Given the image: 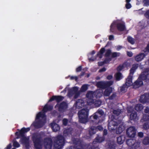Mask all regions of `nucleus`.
Listing matches in <instances>:
<instances>
[{"label":"nucleus","instance_id":"nucleus-46","mask_svg":"<svg viewBox=\"0 0 149 149\" xmlns=\"http://www.w3.org/2000/svg\"><path fill=\"white\" fill-rule=\"evenodd\" d=\"M143 128L145 130H147L149 129V123L146 122L143 125Z\"/></svg>","mask_w":149,"mask_h":149},{"label":"nucleus","instance_id":"nucleus-32","mask_svg":"<svg viewBox=\"0 0 149 149\" xmlns=\"http://www.w3.org/2000/svg\"><path fill=\"white\" fill-rule=\"evenodd\" d=\"M125 129L124 126L122 125H120L116 129V132L117 134H120Z\"/></svg>","mask_w":149,"mask_h":149},{"label":"nucleus","instance_id":"nucleus-60","mask_svg":"<svg viewBox=\"0 0 149 149\" xmlns=\"http://www.w3.org/2000/svg\"><path fill=\"white\" fill-rule=\"evenodd\" d=\"M82 70V66H80L77 68L76 69V71L77 72H80Z\"/></svg>","mask_w":149,"mask_h":149},{"label":"nucleus","instance_id":"nucleus-58","mask_svg":"<svg viewBox=\"0 0 149 149\" xmlns=\"http://www.w3.org/2000/svg\"><path fill=\"white\" fill-rule=\"evenodd\" d=\"M138 136L140 138H142L144 134L142 132H139L138 134Z\"/></svg>","mask_w":149,"mask_h":149},{"label":"nucleus","instance_id":"nucleus-52","mask_svg":"<svg viewBox=\"0 0 149 149\" xmlns=\"http://www.w3.org/2000/svg\"><path fill=\"white\" fill-rule=\"evenodd\" d=\"M111 58H106L104 61L105 64H107L109 63V62L111 60Z\"/></svg>","mask_w":149,"mask_h":149},{"label":"nucleus","instance_id":"nucleus-44","mask_svg":"<svg viewBox=\"0 0 149 149\" xmlns=\"http://www.w3.org/2000/svg\"><path fill=\"white\" fill-rule=\"evenodd\" d=\"M143 118L145 121L149 120V113L143 114Z\"/></svg>","mask_w":149,"mask_h":149},{"label":"nucleus","instance_id":"nucleus-16","mask_svg":"<svg viewBox=\"0 0 149 149\" xmlns=\"http://www.w3.org/2000/svg\"><path fill=\"white\" fill-rule=\"evenodd\" d=\"M32 125L36 129H39L41 128L44 125L43 121L42 120H36L34 121Z\"/></svg>","mask_w":149,"mask_h":149},{"label":"nucleus","instance_id":"nucleus-41","mask_svg":"<svg viewBox=\"0 0 149 149\" xmlns=\"http://www.w3.org/2000/svg\"><path fill=\"white\" fill-rule=\"evenodd\" d=\"M143 143L145 145L149 144V137L148 136L145 137L143 140Z\"/></svg>","mask_w":149,"mask_h":149},{"label":"nucleus","instance_id":"nucleus-47","mask_svg":"<svg viewBox=\"0 0 149 149\" xmlns=\"http://www.w3.org/2000/svg\"><path fill=\"white\" fill-rule=\"evenodd\" d=\"M111 51L110 49H108L106 50V52L104 56L106 57H109L110 56L111 53Z\"/></svg>","mask_w":149,"mask_h":149},{"label":"nucleus","instance_id":"nucleus-36","mask_svg":"<svg viewBox=\"0 0 149 149\" xmlns=\"http://www.w3.org/2000/svg\"><path fill=\"white\" fill-rule=\"evenodd\" d=\"M115 77L116 80H120L122 78L121 73L120 72H117L115 74Z\"/></svg>","mask_w":149,"mask_h":149},{"label":"nucleus","instance_id":"nucleus-10","mask_svg":"<svg viewBox=\"0 0 149 149\" xmlns=\"http://www.w3.org/2000/svg\"><path fill=\"white\" fill-rule=\"evenodd\" d=\"M126 134L129 137H134L136 133V130L135 127L134 126H130L127 128L126 130Z\"/></svg>","mask_w":149,"mask_h":149},{"label":"nucleus","instance_id":"nucleus-18","mask_svg":"<svg viewBox=\"0 0 149 149\" xmlns=\"http://www.w3.org/2000/svg\"><path fill=\"white\" fill-rule=\"evenodd\" d=\"M89 101L88 104L91 105L93 104L96 107H99L102 104L101 101L100 100H96L93 99H91Z\"/></svg>","mask_w":149,"mask_h":149},{"label":"nucleus","instance_id":"nucleus-7","mask_svg":"<svg viewBox=\"0 0 149 149\" xmlns=\"http://www.w3.org/2000/svg\"><path fill=\"white\" fill-rule=\"evenodd\" d=\"M113 83V81H100L97 82L96 86L98 88L104 89L108 87L111 86Z\"/></svg>","mask_w":149,"mask_h":149},{"label":"nucleus","instance_id":"nucleus-62","mask_svg":"<svg viewBox=\"0 0 149 149\" xmlns=\"http://www.w3.org/2000/svg\"><path fill=\"white\" fill-rule=\"evenodd\" d=\"M144 112L147 113H149V107H147L144 110Z\"/></svg>","mask_w":149,"mask_h":149},{"label":"nucleus","instance_id":"nucleus-2","mask_svg":"<svg viewBox=\"0 0 149 149\" xmlns=\"http://www.w3.org/2000/svg\"><path fill=\"white\" fill-rule=\"evenodd\" d=\"M31 130L29 127L26 128L23 127L21 129L19 132H17L15 133V135L17 137L16 139H18L20 136L22 138L21 140L22 143L26 145H29V138L25 136V133Z\"/></svg>","mask_w":149,"mask_h":149},{"label":"nucleus","instance_id":"nucleus-29","mask_svg":"<svg viewBox=\"0 0 149 149\" xmlns=\"http://www.w3.org/2000/svg\"><path fill=\"white\" fill-rule=\"evenodd\" d=\"M129 65V63L127 62H125L122 65H119L117 68V70L118 71H121L125 68L127 67Z\"/></svg>","mask_w":149,"mask_h":149},{"label":"nucleus","instance_id":"nucleus-39","mask_svg":"<svg viewBox=\"0 0 149 149\" xmlns=\"http://www.w3.org/2000/svg\"><path fill=\"white\" fill-rule=\"evenodd\" d=\"M94 128V127H92L89 130V133L91 136L93 135L96 133V130Z\"/></svg>","mask_w":149,"mask_h":149},{"label":"nucleus","instance_id":"nucleus-1","mask_svg":"<svg viewBox=\"0 0 149 149\" xmlns=\"http://www.w3.org/2000/svg\"><path fill=\"white\" fill-rule=\"evenodd\" d=\"M149 82V69H146L139 75L137 80L133 84V88H138L143 84V81Z\"/></svg>","mask_w":149,"mask_h":149},{"label":"nucleus","instance_id":"nucleus-9","mask_svg":"<svg viewBox=\"0 0 149 149\" xmlns=\"http://www.w3.org/2000/svg\"><path fill=\"white\" fill-rule=\"evenodd\" d=\"M68 104L65 101H63L60 104H57L55 107H57L58 110L60 112H64L66 111L68 108Z\"/></svg>","mask_w":149,"mask_h":149},{"label":"nucleus","instance_id":"nucleus-64","mask_svg":"<svg viewBox=\"0 0 149 149\" xmlns=\"http://www.w3.org/2000/svg\"><path fill=\"white\" fill-rule=\"evenodd\" d=\"M108 133L107 130L106 129H104L103 130V136H104V135H106Z\"/></svg>","mask_w":149,"mask_h":149},{"label":"nucleus","instance_id":"nucleus-43","mask_svg":"<svg viewBox=\"0 0 149 149\" xmlns=\"http://www.w3.org/2000/svg\"><path fill=\"white\" fill-rule=\"evenodd\" d=\"M88 84L83 85L81 88V91L82 92L86 91L88 89Z\"/></svg>","mask_w":149,"mask_h":149},{"label":"nucleus","instance_id":"nucleus-21","mask_svg":"<svg viewBox=\"0 0 149 149\" xmlns=\"http://www.w3.org/2000/svg\"><path fill=\"white\" fill-rule=\"evenodd\" d=\"M116 27L117 29L120 31H123L125 29V26L124 24L121 23H117L116 21Z\"/></svg>","mask_w":149,"mask_h":149},{"label":"nucleus","instance_id":"nucleus-28","mask_svg":"<svg viewBox=\"0 0 149 149\" xmlns=\"http://www.w3.org/2000/svg\"><path fill=\"white\" fill-rule=\"evenodd\" d=\"M105 138L104 136H100L98 135L95 139L93 143L96 142L97 143H101L104 141L105 140Z\"/></svg>","mask_w":149,"mask_h":149},{"label":"nucleus","instance_id":"nucleus-42","mask_svg":"<svg viewBox=\"0 0 149 149\" xmlns=\"http://www.w3.org/2000/svg\"><path fill=\"white\" fill-rule=\"evenodd\" d=\"M116 146L114 144L111 143H109L107 149H116Z\"/></svg>","mask_w":149,"mask_h":149},{"label":"nucleus","instance_id":"nucleus-45","mask_svg":"<svg viewBox=\"0 0 149 149\" xmlns=\"http://www.w3.org/2000/svg\"><path fill=\"white\" fill-rule=\"evenodd\" d=\"M120 54L119 52H114L112 53L111 57L112 58H114L118 56H119L120 55Z\"/></svg>","mask_w":149,"mask_h":149},{"label":"nucleus","instance_id":"nucleus-27","mask_svg":"<svg viewBox=\"0 0 149 149\" xmlns=\"http://www.w3.org/2000/svg\"><path fill=\"white\" fill-rule=\"evenodd\" d=\"M94 95V92L92 91H90L87 93L86 97L88 98L87 101L88 104H89L88 102H89V100L91 99H93Z\"/></svg>","mask_w":149,"mask_h":149},{"label":"nucleus","instance_id":"nucleus-56","mask_svg":"<svg viewBox=\"0 0 149 149\" xmlns=\"http://www.w3.org/2000/svg\"><path fill=\"white\" fill-rule=\"evenodd\" d=\"M96 128L100 131H102L103 129V127L101 125H98L97 126Z\"/></svg>","mask_w":149,"mask_h":149},{"label":"nucleus","instance_id":"nucleus-22","mask_svg":"<svg viewBox=\"0 0 149 149\" xmlns=\"http://www.w3.org/2000/svg\"><path fill=\"white\" fill-rule=\"evenodd\" d=\"M132 77L133 76L129 75L127 78L125 84L127 85V88H128L132 85H133V83L132 82Z\"/></svg>","mask_w":149,"mask_h":149},{"label":"nucleus","instance_id":"nucleus-25","mask_svg":"<svg viewBox=\"0 0 149 149\" xmlns=\"http://www.w3.org/2000/svg\"><path fill=\"white\" fill-rule=\"evenodd\" d=\"M125 139V136L124 135H122L117 138V141L118 144H123Z\"/></svg>","mask_w":149,"mask_h":149},{"label":"nucleus","instance_id":"nucleus-34","mask_svg":"<svg viewBox=\"0 0 149 149\" xmlns=\"http://www.w3.org/2000/svg\"><path fill=\"white\" fill-rule=\"evenodd\" d=\"M134 109L138 111H140L143 109V107L141 104H138L135 106Z\"/></svg>","mask_w":149,"mask_h":149},{"label":"nucleus","instance_id":"nucleus-13","mask_svg":"<svg viewBox=\"0 0 149 149\" xmlns=\"http://www.w3.org/2000/svg\"><path fill=\"white\" fill-rule=\"evenodd\" d=\"M44 146L45 149H52L53 141L51 138L47 137L44 139Z\"/></svg>","mask_w":149,"mask_h":149},{"label":"nucleus","instance_id":"nucleus-35","mask_svg":"<svg viewBox=\"0 0 149 149\" xmlns=\"http://www.w3.org/2000/svg\"><path fill=\"white\" fill-rule=\"evenodd\" d=\"M94 92V96L97 98L101 97L102 96V92L99 90H97Z\"/></svg>","mask_w":149,"mask_h":149},{"label":"nucleus","instance_id":"nucleus-49","mask_svg":"<svg viewBox=\"0 0 149 149\" xmlns=\"http://www.w3.org/2000/svg\"><path fill=\"white\" fill-rule=\"evenodd\" d=\"M116 96V93H113L112 95L109 97V99L110 100H113Z\"/></svg>","mask_w":149,"mask_h":149},{"label":"nucleus","instance_id":"nucleus-59","mask_svg":"<svg viewBox=\"0 0 149 149\" xmlns=\"http://www.w3.org/2000/svg\"><path fill=\"white\" fill-rule=\"evenodd\" d=\"M125 7L127 9L130 8L131 7V5L130 3H126L125 5Z\"/></svg>","mask_w":149,"mask_h":149},{"label":"nucleus","instance_id":"nucleus-24","mask_svg":"<svg viewBox=\"0 0 149 149\" xmlns=\"http://www.w3.org/2000/svg\"><path fill=\"white\" fill-rule=\"evenodd\" d=\"M116 21H114L110 26V31L114 34H115L116 31Z\"/></svg>","mask_w":149,"mask_h":149},{"label":"nucleus","instance_id":"nucleus-5","mask_svg":"<svg viewBox=\"0 0 149 149\" xmlns=\"http://www.w3.org/2000/svg\"><path fill=\"white\" fill-rule=\"evenodd\" d=\"M65 143V139L63 136L58 135L55 138L54 147V149H61Z\"/></svg>","mask_w":149,"mask_h":149},{"label":"nucleus","instance_id":"nucleus-54","mask_svg":"<svg viewBox=\"0 0 149 149\" xmlns=\"http://www.w3.org/2000/svg\"><path fill=\"white\" fill-rule=\"evenodd\" d=\"M68 120L66 118H64L63 120V123L64 125H66L68 124Z\"/></svg>","mask_w":149,"mask_h":149},{"label":"nucleus","instance_id":"nucleus-20","mask_svg":"<svg viewBox=\"0 0 149 149\" xmlns=\"http://www.w3.org/2000/svg\"><path fill=\"white\" fill-rule=\"evenodd\" d=\"M84 103L83 100L78 99L75 103V107L78 109H80L82 108L84 105Z\"/></svg>","mask_w":149,"mask_h":149},{"label":"nucleus","instance_id":"nucleus-51","mask_svg":"<svg viewBox=\"0 0 149 149\" xmlns=\"http://www.w3.org/2000/svg\"><path fill=\"white\" fill-rule=\"evenodd\" d=\"M127 88V85L126 84H124L123 86L121 87L120 90L121 91L123 92L125 91V88Z\"/></svg>","mask_w":149,"mask_h":149},{"label":"nucleus","instance_id":"nucleus-37","mask_svg":"<svg viewBox=\"0 0 149 149\" xmlns=\"http://www.w3.org/2000/svg\"><path fill=\"white\" fill-rule=\"evenodd\" d=\"M86 145L87 146V148L86 149H98V147L95 146V145L93 144H92L91 145H87L86 143Z\"/></svg>","mask_w":149,"mask_h":149},{"label":"nucleus","instance_id":"nucleus-53","mask_svg":"<svg viewBox=\"0 0 149 149\" xmlns=\"http://www.w3.org/2000/svg\"><path fill=\"white\" fill-rule=\"evenodd\" d=\"M135 70L132 69V68H131L130 70V73L129 75L131 76H133Z\"/></svg>","mask_w":149,"mask_h":149},{"label":"nucleus","instance_id":"nucleus-63","mask_svg":"<svg viewBox=\"0 0 149 149\" xmlns=\"http://www.w3.org/2000/svg\"><path fill=\"white\" fill-rule=\"evenodd\" d=\"M127 55L129 57H131L133 56V54L132 52H127Z\"/></svg>","mask_w":149,"mask_h":149},{"label":"nucleus","instance_id":"nucleus-61","mask_svg":"<svg viewBox=\"0 0 149 149\" xmlns=\"http://www.w3.org/2000/svg\"><path fill=\"white\" fill-rule=\"evenodd\" d=\"M70 79L71 80L75 79L76 81L77 80L78 77L76 76H71L70 77Z\"/></svg>","mask_w":149,"mask_h":149},{"label":"nucleus","instance_id":"nucleus-57","mask_svg":"<svg viewBox=\"0 0 149 149\" xmlns=\"http://www.w3.org/2000/svg\"><path fill=\"white\" fill-rule=\"evenodd\" d=\"M144 15L147 19H149V10L146 11Z\"/></svg>","mask_w":149,"mask_h":149},{"label":"nucleus","instance_id":"nucleus-4","mask_svg":"<svg viewBox=\"0 0 149 149\" xmlns=\"http://www.w3.org/2000/svg\"><path fill=\"white\" fill-rule=\"evenodd\" d=\"M89 110L87 108L83 109L78 112L79 121L81 123H84L88 121Z\"/></svg>","mask_w":149,"mask_h":149},{"label":"nucleus","instance_id":"nucleus-23","mask_svg":"<svg viewBox=\"0 0 149 149\" xmlns=\"http://www.w3.org/2000/svg\"><path fill=\"white\" fill-rule=\"evenodd\" d=\"M50 126L54 132H57L60 129V127L57 123L53 122L50 124Z\"/></svg>","mask_w":149,"mask_h":149},{"label":"nucleus","instance_id":"nucleus-48","mask_svg":"<svg viewBox=\"0 0 149 149\" xmlns=\"http://www.w3.org/2000/svg\"><path fill=\"white\" fill-rule=\"evenodd\" d=\"M13 146L15 148H18L20 145L17 141H15L13 142Z\"/></svg>","mask_w":149,"mask_h":149},{"label":"nucleus","instance_id":"nucleus-30","mask_svg":"<svg viewBox=\"0 0 149 149\" xmlns=\"http://www.w3.org/2000/svg\"><path fill=\"white\" fill-rule=\"evenodd\" d=\"M53 106L51 105H48L47 104L45 105L42 109V111L44 112H46L48 111H51L52 110Z\"/></svg>","mask_w":149,"mask_h":149},{"label":"nucleus","instance_id":"nucleus-50","mask_svg":"<svg viewBox=\"0 0 149 149\" xmlns=\"http://www.w3.org/2000/svg\"><path fill=\"white\" fill-rule=\"evenodd\" d=\"M113 113L115 115L117 116H118L120 114V112L116 110H113Z\"/></svg>","mask_w":149,"mask_h":149},{"label":"nucleus","instance_id":"nucleus-8","mask_svg":"<svg viewBox=\"0 0 149 149\" xmlns=\"http://www.w3.org/2000/svg\"><path fill=\"white\" fill-rule=\"evenodd\" d=\"M126 143L131 149H136L140 146V143L134 139H127Z\"/></svg>","mask_w":149,"mask_h":149},{"label":"nucleus","instance_id":"nucleus-11","mask_svg":"<svg viewBox=\"0 0 149 149\" xmlns=\"http://www.w3.org/2000/svg\"><path fill=\"white\" fill-rule=\"evenodd\" d=\"M116 119L111 120L108 124V129L110 131L114 130L118 124V122H117Z\"/></svg>","mask_w":149,"mask_h":149},{"label":"nucleus","instance_id":"nucleus-40","mask_svg":"<svg viewBox=\"0 0 149 149\" xmlns=\"http://www.w3.org/2000/svg\"><path fill=\"white\" fill-rule=\"evenodd\" d=\"M128 42L132 45H134L135 43V40L131 36H128L127 37Z\"/></svg>","mask_w":149,"mask_h":149},{"label":"nucleus","instance_id":"nucleus-38","mask_svg":"<svg viewBox=\"0 0 149 149\" xmlns=\"http://www.w3.org/2000/svg\"><path fill=\"white\" fill-rule=\"evenodd\" d=\"M45 116V114L44 113L39 112L36 115L35 120H38L40 117L43 118Z\"/></svg>","mask_w":149,"mask_h":149},{"label":"nucleus","instance_id":"nucleus-3","mask_svg":"<svg viewBox=\"0 0 149 149\" xmlns=\"http://www.w3.org/2000/svg\"><path fill=\"white\" fill-rule=\"evenodd\" d=\"M72 141L74 146H71L67 149H86V143L80 139L72 138Z\"/></svg>","mask_w":149,"mask_h":149},{"label":"nucleus","instance_id":"nucleus-19","mask_svg":"<svg viewBox=\"0 0 149 149\" xmlns=\"http://www.w3.org/2000/svg\"><path fill=\"white\" fill-rule=\"evenodd\" d=\"M146 56L144 53H141L134 56V59L135 61L139 62L142 61Z\"/></svg>","mask_w":149,"mask_h":149},{"label":"nucleus","instance_id":"nucleus-26","mask_svg":"<svg viewBox=\"0 0 149 149\" xmlns=\"http://www.w3.org/2000/svg\"><path fill=\"white\" fill-rule=\"evenodd\" d=\"M105 89L104 93V95L107 97L109 96L113 91L112 87L109 86Z\"/></svg>","mask_w":149,"mask_h":149},{"label":"nucleus","instance_id":"nucleus-6","mask_svg":"<svg viewBox=\"0 0 149 149\" xmlns=\"http://www.w3.org/2000/svg\"><path fill=\"white\" fill-rule=\"evenodd\" d=\"M32 140L34 143V146L36 149L42 148V138L38 134L33 135L32 137Z\"/></svg>","mask_w":149,"mask_h":149},{"label":"nucleus","instance_id":"nucleus-14","mask_svg":"<svg viewBox=\"0 0 149 149\" xmlns=\"http://www.w3.org/2000/svg\"><path fill=\"white\" fill-rule=\"evenodd\" d=\"M139 101L143 104L149 102V93H145L141 95Z\"/></svg>","mask_w":149,"mask_h":149},{"label":"nucleus","instance_id":"nucleus-12","mask_svg":"<svg viewBox=\"0 0 149 149\" xmlns=\"http://www.w3.org/2000/svg\"><path fill=\"white\" fill-rule=\"evenodd\" d=\"M127 111L128 113H131L130 116V119L131 120L135 121L138 120L136 112L134 111L131 108L127 109Z\"/></svg>","mask_w":149,"mask_h":149},{"label":"nucleus","instance_id":"nucleus-55","mask_svg":"<svg viewBox=\"0 0 149 149\" xmlns=\"http://www.w3.org/2000/svg\"><path fill=\"white\" fill-rule=\"evenodd\" d=\"M138 67V64H134L132 65V66L131 68L136 70Z\"/></svg>","mask_w":149,"mask_h":149},{"label":"nucleus","instance_id":"nucleus-33","mask_svg":"<svg viewBox=\"0 0 149 149\" xmlns=\"http://www.w3.org/2000/svg\"><path fill=\"white\" fill-rule=\"evenodd\" d=\"M72 131L70 128H68L64 130L63 132L64 135L65 136H70L72 134Z\"/></svg>","mask_w":149,"mask_h":149},{"label":"nucleus","instance_id":"nucleus-17","mask_svg":"<svg viewBox=\"0 0 149 149\" xmlns=\"http://www.w3.org/2000/svg\"><path fill=\"white\" fill-rule=\"evenodd\" d=\"M78 90V88L77 87H74L69 89L68 91V94L71 96L73 95L74 94H75L74 96V97L76 98L79 94H77Z\"/></svg>","mask_w":149,"mask_h":149},{"label":"nucleus","instance_id":"nucleus-31","mask_svg":"<svg viewBox=\"0 0 149 149\" xmlns=\"http://www.w3.org/2000/svg\"><path fill=\"white\" fill-rule=\"evenodd\" d=\"M105 51V47L102 48L100 50L97 54V56H99V58L101 59L102 58L104 53Z\"/></svg>","mask_w":149,"mask_h":149},{"label":"nucleus","instance_id":"nucleus-15","mask_svg":"<svg viewBox=\"0 0 149 149\" xmlns=\"http://www.w3.org/2000/svg\"><path fill=\"white\" fill-rule=\"evenodd\" d=\"M64 99L63 96L61 95H53L49 100L48 102H51L55 100L57 103H59L62 101Z\"/></svg>","mask_w":149,"mask_h":149}]
</instances>
